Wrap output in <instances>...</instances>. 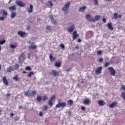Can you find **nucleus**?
Returning <instances> with one entry per match:
<instances>
[{
    "instance_id": "45",
    "label": "nucleus",
    "mask_w": 125,
    "mask_h": 125,
    "mask_svg": "<svg viewBox=\"0 0 125 125\" xmlns=\"http://www.w3.org/2000/svg\"><path fill=\"white\" fill-rule=\"evenodd\" d=\"M94 3L95 5H98V0H94Z\"/></svg>"
},
{
    "instance_id": "61",
    "label": "nucleus",
    "mask_w": 125,
    "mask_h": 125,
    "mask_svg": "<svg viewBox=\"0 0 125 125\" xmlns=\"http://www.w3.org/2000/svg\"><path fill=\"white\" fill-rule=\"evenodd\" d=\"M22 73L23 74H27V72L26 71H23Z\"/></svg>"
},
{
    "instance_id": "57",
    "label": "nucleus",
    "mask_w": 125,
    "mask_h": 125,
    "mask_svg": "<svg viewBox=\"0 0 125 125\" xmlns=\"http://www.w3.org/2000/svg\"><path fill=\"white\" fill-rule=\"evenodd\" d=\"M10 116H11V117H13V116H14V114H13V113H11L10 114Z\"/></svg>"
},
{
    "instance_id": "33",
    "label": "nucleus",
    "mask_w": 125,
    "mask_h": 125,
    "mask_svg": "<svg viewBox=\"0 0 125 125\" xmlns=\"http://www.w3.org/2000/svg\"><path fill=\"white\" fill-rule=\"evenodd\" d=\"M18 44H17V43H16L15 45L12 44H11L10 45V47L11 48H16L17 46H18Z\"/></svg>"
},
{
    "instance_id": "60",
    "label": "nucleus",
    "mask_w": 125,
    "mask_h": 125,
    "mask_svg": "<svg viewBox=\"0 0 125 125\" xmlns=\"http://www.w3.org/2000/svg\"><path fill=\"white\" fill-rule=\"evenodd\" d=\"M75 48H76V49H79V46H76Z\"/></svg>"
},
{
    "instance_id": "47",
    "label": "nucleus",
    "mask_w": 125,
    "mask_h": 125,
    "mask_svg": "<svg viewBox=\"0 0 125 125\" xmlns=\"http://www.w3.org/2000/svg\"><path fill=\"white\" fill-rule=\"evenodd\" d=\"M5 43V40L0 41V44H4Z\"/></svg>"
},
{
    "instance_id": "40",
    "label": "nucleus",
    "mask_w": 125,
    "mask_h": 125,
    "mask_svg": "<svg viewBox=\"0 0 125 125\" xmlns=\"http://www.w3.org/2000/svg\"><path fill=\"white\" fill-rule=\"evenodd\" d=\"M48 3H50V4L48 5V7H50V8L53 6V4L52 3V2H51V1H48Z\"/></svg>"
},
{
    "instance_id": "12",
    "label": "nucleus",
    "mask_w": 125,
    "mask_h": 125,
    "mask_svg": "<svg viewBox=\"0 0 125 125\" xmlns=\"http://www.w3.org/2000/svg\"><path fill=\"white\" fill-rule=\"evenodd\" d=\"M18 35H20V36L21 37V38H23L24 37H26L27 36V34L26 33L22 32L21 31H20L18 32Z\"/></svg>"
},
{
    "instance_id": "39",
    "label": "nucleus",
    "mask_w": 125,
    "mask_h": 125,
    "mask_svg": "<svg viewBox=\"0 0 125 125\" xmlns=\"http://www.w3.org/2000/svg\"><path fill=\"white\" fill-rule=\"evenodd\" d=\"M13 79L16 81V82H17V81H19V79L18 78L17 75H15V77H13Z\"/></svg>"
},
{
    "instance_id": "13",
    "label": "nucleus",
    "mask_w": 125,
    "mask_h": 125,
    "mask_svg": "<svg viewBox=\"0 0 125 125\" xmlns=\"http://www.w3.org/2000/svg\"><path fill=\"white\" fill-rule=\"evenodd\" d=\"M74 30H75V25H72L69 28H68L67 31L69 33H72L74 31Z\"/></svg>"
},
{
    "instance_id": "4",
    "label": "nucleus",
    "mask_w": 125,
    "mask_h": 125,
    "mask_svg": "<svg viewBox=\"0 0 125 125\" xmlns=\"http://www.w3.org/2000/svg\"><path fill=\"white\" fill-rule=\"evenodd\" d=\"M86 19L89 22H95V19L91 18V16L89 14L86 15Z\"/></svg>"
},
{
    "instance_id": "28",
    "label": "nucleus",
    "mask_w": 125,
    "mask_h": 125,
    "mask_svg": "<svg viewBox=\"0 0 125 125\" xmlns=\"http://www.w3.org/2000/svg\"><path fill=\"white\" fill-rule=\"evenodd\" d=\"M29 48H30V49H36L37 48V45L36 44L30 45Z\"/></svg>"
},
{
    "instance_id": "31",
    "label": "nucleus",
    "mask_w": 125,
    "mask_h": 125,
    "mask_svg": "<svg viewBox=\"0 0 125 125\" xmlns=\"http://www.w3.org/2000/svg\"><path fill=\"white\" fill-rule=\"evenodd\" d=\"M95 21H99L100 20V19L101 18V17L99 15H96L95 16Z\"/></svg>"
},
{
    "instance_id": "46",
    "label": "nucleus",
    "mask_w": 125,
    "mask_h": 125,
    "mask_svg": "<svg viewBox=\"0 0 125 125\" xmlns=\"http://www.w3.org/2000/svg\"><path fill=\"white\" fill-rule=\"evenodd\" d=\"M97 54H98V55H101V54H102V51H101V50L98 51Z\"/></svg>"
},
{
    "instance_id": "44",
    "label": "nucleus",
    "mask_w": 125,
    "mask_h": 125,
    "mask_svg": "<svg viewBox=\"0 0 125 125\" xmlns=\"http://www.w3.org/2000/svg\"><path fill=\"white\" fill-rule=\"evenodd\" d=\"M121 97H122V98L123 99H124V100H125V93L123 92L121 94Z\"/></svg>"
},
{
    "instance_id": "36",
    "label": "nucleus",
    "mask_w": 125,
    "mask_h": 125,
    "mask_svg": "<svg viewBox=\"0 0 125 125\" xmlns=\"http://www.w3.org/2000/svg\"><path fill=\"white\" fill-rule=\"evenodd\" d=\"M48 109V106L47 105H44L42 108L43 111H47Z\"/></svg>"
},
{
    "instance_id": "58",
    "label": "nucleus",
    "mask_w": 125,
    "mask_h": 125,
    "mask_svg": "<svg viewBox=\"0 0 125 125\" xmlns=\"http://www.w3.org/2000/svg\"><path fill=\"white\" fill-rule=\"evenodd\" d=\"M22 106L21 105H20L19 106V109H22Z\"/></svg>"
},
{
    "instance_id": "23",
    "label": "nucleus",
    "mask_w": 125,
    "mask_h": 125,
    "mask_svg": "<svg viewBox=\"0 0 125 125\" xmlns=\"http://www.w3.org/2000/svg\"><path fill=\"white\" fill-rule=\"evenodd\" d=\"M67 104L68 106H73L74 104V102L72 100H69L67 101Z\"/></svg>"
},
{
    "instance_id": "62",
    "label": "nucleus",
    "mask_w": 125,
    "mask_h": 125,
    "mask_svg": "<svg viewBox=\"0 0 125 125\" xmlns=\"http://www.w3.org/2000/svg\"><path fill=\"white\" fill-rule=\"evenodd\" d=\"M7 96H10V94H9V93H8V94H7Z\"/></svg>"
},
{
    "instance_id": "21",
    "label": "nucleus",
    "mask_w": 125,
    "mask_h": 125,
    "mask_svg": "<svg viewBox=\"0 0 125 125\" xmlns=\"http://www.w3.org/2000/svg\"><path fill=\"white\" fill-rule=\"evenodd\" d=\"M34 8V6L32 4H30V7L28 9V12L29 13H32L33 12V8Z\"/></svg>"
},
{
    "instance_id": "56",
    "label": "nucleus",
    "mask_w": 125,
    "mask_h": 125,
    "mask_svg": "<svg viewBox=\"0 0 125 125\" xmlns=\"http://www.w3.org/2000/svg\"><path fill=\"white\" fill-rule=\"evenodd\" d=\"M103 22H104V23H106V20L105 19H103Z\"/></svg>"
},
{
    "instance_id": "34",
    "label": "nucleus",
    "mask_w": 125,
    "mask_h": 125,
    "mask_svg": "<svg viewBox=\"0 0 125 125\" xmlns=\"http://www.w3.org/2000/svg\"><path fill=\"white\" fill-rule=\"evenodd\" d=\"M110 64H111V62H106L104 63V67H108V66L110 65Z\"/></svg>"
},
{
    "instance_id": "26",
    "label": "nucleus",
    "mask_w": 125,
    "mask_h": 125,
    "mask_svg": "<svg viewBox=\"0 0 125 125\" xmlns=\"http://www.w3.org/2000/svg\"><path fill=\"white\" fill-rule=\"evenodd\" d=\"M85 9H86V6H83V7H81L79 8V11L80 12H83V11H84Z\"/></svg>"
},
{
    "instance_id": "42",
    "label": "nucleus",
    "mask_w": 125,
    "mask_h": 125,
    "mask_svg": "<svg viewBox=\"0 0 125 125\" xmlns=\"http://www.w3.org/2000/svg\"><path fill=\"white\" fill-rule=\"evenodd\" d=\"M25 70H27V71H31L32 70V68H31V67L30 66H27L25 68Z\"/></svg>"
},
{
    "instance_id": "30",
    "label": "nucleus",
    "mask_w": 125,
    "mask_h": 125,
    "mask_svg": "<svg viewBox=\"0 0 125 125\" xmlns=\"http://www.w3.org/2000/svg\"><path fill=\"white\" fill-rule=\"evenodd\" d=\"M46 29L47 31H52V26H50V25H47L46 27Z\"/></svg>"
},
{
    "instance_id": "27",
    "label": "nucleus",
    "mask_w": 125,
    "mask_h": 125,
    "mask_svg": "<svg viewBox=\"0 0 125 125\" xmlns=\"http://www.w3.org/2000/svg\"><path fill=\"white\" fill-rule=\"evenodd\" d=\"M61 65H62V63L60 62H56L55 64V66L57 67V68H60V67H61Z\"/></svg>"
},
{
    "instance_id": "8",
    "label": "nucleus",
    "mask_w": 125,
    "mask_h": 125,
    "mask_svg": "<svg viewBox=\"0 0 125 125\" xmlns=\"http://www.w3.org/2000/svg\"><path fill=\"white\" fill-rule=\"evenodd\" d=\"M72 36L73 40H76L77 38H79V34H78V32H77V31H73Z\"/></svg>"
},
{
    "instance_id": "48",
    "label": "nucleus",
    "mask_w": 125,
    "mask_h": 125,
    "mask_svg": "<svg viewBox=\"0 0 125 125\" xmlns=\"http://www.w3.org/2000/svg\"><path fill=\"white\" fill-rule=\"evenodd\" d=\"M19 120H20V118L18 116H17L15 118V121L16 122H17V121H19Z\"/></svg>"
},
{
    "instance_id": "11",
    "label": "nucleus",
    "mask_w": 125,
    "mask_h": 125,
    "mask_svg": "<svg viewBox=\"0 0 125 125\" xmlns=\"http://www.w3.org/2000/svg\"><path fill=\"white\" fill-rule=\"evenodd\" d=\"M25 58V55L24 53H21L19 58V62H22V61H24V58Z\"/></svg>"
},
{
    "instance_id": "55",
    "label": "nucleus",
    "mask_w": 125,
    "mask_h": 125,
    "mask_svg": "<svg viewBox=\"0 0 125 125\" xmlns=\"http://www.w3.org/2000/svg\"><path fill=\"white\" fill-rule=\"evenodd\" d=\"M39 116H40V117H42V112L40 111L39 112Z\"/></svg>"
},
{
    "instance_id": "6",
    "label": "nucleus",
    "mask_w": 125,
    "mask_h": 125,
    "mask_svg": "<svg viewBox=\"0 0 125 125\" xmlns=\"http://www.w3.org/2000/svg\"><path fill=\"white\" fill-rule=\"evenodd\" d=\"M108 70L110 71V74L114 76L116 75V70L112 67H108Z\"/></svg>"
},
{
    "instance_id": "54",
    "label": "nucleus",
    "mask_w": 125,
    "mask_h": 125,
    "mask_svg": "<svg viewBox=\"0 0 125 125\" xmlns=\"http://www.w3.org/2000/svg\"><path fill=\"white\" fill-rule=\"evenodd\" d=\"M99 62H103V58H99Z\"/></svg>"
},
{
    "instance_id": "50",
    "label": "nucleus",
    "mask_w": 125,
    "mask_h": 125,
    "mask_svg": "<svg viewBox=\"0 0 125 125\" xmlns=\"http://www.w3.org/2000/svg\"><path fill=\"white\" fill-rule=\"evenodd\" d=\"M121 89L122 90H125V85H121Z\"/></svg>"
},
{
    "instance_id": "1",
    "label": "nucleus",
    "mask_w": 125,
    "mask_h": 125,
    "mask_svg": "<svg viewBox=\"0 0 125 125\" xmlns=\"http://www.w3.org/2000/svg\"><path fill=\"white\" fill-rule=\"evenodd\" d=\"M37 94V91L35 90H28L24 92V95L27 97H33Z\"/></svg>"
},
{
    "instance_id": "18",
    "label": "nucleus",
    "mask_w": 125,
    "mask_h": 125,
    "mask_svg": "<svg viewBox=\"0 0 125 125\" xmlns=\"http://www.w3.org/2000/svg\"><path fill=\"white\" fill-rule=\"evenodd\" d=\"M107 27L109 30H110L111 31H113V30H114V27L112 26V22L107 23Z\"/></svg>"
},
{
    "instance_id": "24",
    "label": "nucleus",
    "mask_w": 125,
    "mask_h": 125,
    "mask_svg": "<svg viewBox=\"0 0 125 125\" xmlns=\"http://www.w3.org/2000/svg\"><path fill=\"white\" fill-rule=\"evenodd\" d=\"M49 59H50V60L51 61V62H54V61L56 60V58L52 57V54H50Z\"/></svg>"
},
{
    "instance_id": "7",
    "label": "nucleus",
    "mask_w": 125,
    "mask_h": 125,
    "mask_svg": "<svg viewBox=\"0 0 125 125\" xmlns=\"http://www.w3.org/2000/svg\"><path fill=\"white\" fill-rule=\"evenodd\" d=\"M16 3L18 6H20V7H24L25 6V3L21 0L16 1Z\"/></svg>"
},
{
    "instance_id": "38",
    "label": "nucleus",
    "mask_w": 125,
    "mask_h": 125,
    "mask_svg": "<svg viewBox=\"0 0 125 125\" xmlns=\"http://www.w3.org/2000/svg\"><path fill=\"white\" fill-rule=\"evenodd\" d=\"M48 99V97L46 96H43L42 98V101H45L46 100H47Z\"/></svg>"
},
{
    "instance_id": "25",
    "label": "nucleus",
    "mask_w": 125,
    "mask_h": 125,
    "mask_svg": "<svg viewBox=\"0 0 125 125\" xmlns=\"http://www.w3.org/2000/svg\"><path fill=\"white\" fill-rule=\"evenodd\" d=\"M9 10H11V11L16 10V5H14L13 6H10L9 7Z\"/></svg>"
},
{
    "instance_id": "63",
    "label": "nucleus",
    "mask_w": 125,
    "mask_h": 125,
    "mask_svg": "<svg viewBox=\"0 0 125 125\" xmlns=\"http://www.w3.org/2000/svg\"><path fill=\"white\" fill-rule=\"evenodd\" d=\"M11 1H12V0H10L9 2H8V4L10 3L11 2Z\"/></svg>"
},
{
    "instance_id": "3",
    "label": "nucleus",
    "mask_w": 125,
    "mask_h": 125,
    "mask_svg": "<svg viewBox=\"0 0 125 125\" xmlns=\"http://www.w3.org/2000/svg\"><path fill=\"white\" fill-rule=\"evenodd\" d=\"M71 5V3L70 2H66L64 6L62 8V11H67L68 9H69V7H70V5Z\"/></svg>"
},
{
    "instance_id": "49",
    "label": "nucleus",
    "mask_w": 125,
    "mask_h": 125,
    "mask_svg": "<svg viewBox=\"0 0 125 125\" xmlns=\"http://www.w3.org/2000/svg\"><path fill=\"white\" fill-rule=\"evenodd\" d=\"M60 46L62 49H64V48H65V45H64V44H61Z\"/></svg>"
},
{
    "instance_id": "14",
    "label": "nucleus",
    "mask_w": 125,
    "mask_h": 125,
    "mask_svg": "<svg viewBox=\"0 0 125 125\" xmlns=\"http://www.w3.org/2000/svg\"><path fill=\"white\" fill-rule=\"evenodd\" d=\"M117 105H118V102H114L111 104L109 105V106L110 108H111V109H113L114 107H116Z\"/></svg>"
},
{
    "instance_id": "32",
    "label": "nucleus",
    "mask_w": 125,
    "mask_h": 125,
    "mask_svg": "<svg viewBox=\"0 0 125 125\" xmlns=\"http://www.w3.org/2000/svg\"><path fill=\"white\" fill-rule=\"evenodd\" d=\"M16 12H12L11 15V18L13 19L16 16Z\"/></svg>"
},
{
    "instance_id": "17",
    "label": "nucleus",
    "mask_w": 125,
    "mask_h": 125,
    "mask_svg": "<svg viewBox=\"0 0 125 125\" xmlns=\"http://www.w3.org/2000/svg\"><path fill=\"white\" fill-rule=\"evenodd\" d=\"M0 14H2L3 16H7V12L5 11V9H1L0 11Z\"/></svg>"
},
{
    "instance_id": "53",
    "label": "nucleus",
    "mask_w": 125,
    "mask_h": 125,
    "mask_svg": "<svg viewBox=\"0 0 125 125\" xmlns=\"http://www.w3.org/2000/svg\"><path fill=\"white\" fill-rule=\"evenodd\" d=\"M0 21H3V20H4V17H0Z\"/></svg>"
},
{
    "instance_id": "52",
    "label": "nucleus",
    "mask_w": 125,
    "mask_h": 125,
    "mask_svg": "<svg viewBox=\"0 0 125 125\" xmlns=\"http://www.w3.org/2000/svg\"><path fill=\"white\" fill-rule=\"evenodd\" d=\"M81 109L82 110H83V111H85V108L84 106H82L81 107Z\"/></svg>"
},
{
    "instance_id": "10",
    "label": "nucleus",
    "mask_w": 125,
    "mask_h": 125,
    "mask_svg": "<svg viewBox=\"0 0 125 125\" xmlns=\"http://www.w3.org/2000/svg\"><path fill=\"white\" fill-rule=\"evenodd\" d=\"M118 18H122V15H118V13H115L113 14V19H118Z\"/></svg>"
},
{
    "instance_id": "22",
    "label": "nucleus",
    "mask_w": 125,
    "mask_h": 125,
    "mask_svg": "<svg viewBox=\"0 0 125 125\" xmlns=\"http://www.w3.org/2000/svg\"><path fill=\"white\" fill-rule=\"evenodd\" d=\"M98 104L99 106H104V105H105V102L104 101L100 100L98 101Z\"/></svg>"
},
{
    "instance_id": "5",
    "label": "nucleus",
    "mask_w": 125,
    "mask_h": 125,
    "mask_svg": "<svg viewBox=\"0 0 125 125\" xmlns=\"http://www.w3.org/2000/svg\"><path fill=\"white\" fill-rule=\"evenodd\" d=\"M49 75H52L53 77H58V76H59V71L56 70H52V72L49 73Z\"/></svg>"
},
{
    "instance_id": "37",
    "label": "nucleus",
    "mask_w": 125,
    "mask_h": 125,
    "mask_svg": "<svg viewBox=\"0 0 125 125\" xmlns=\"http://www.w3.org/2000/svg\"><path fill=\"white\" fill-rule=\"evenodd\" d=\"M55 99V95H53L50 99V101H53Z\"/></svg>"
},
{
    "instance_id": "59",
    "label": "nucleus",
    "mask_w": 125,
    "mask_h": 125,
    "mask_svg": "<svg viewBox=\"0 0 125 125\" xmlns=\"http://www.w3.org/2000/svg\"><path fill=\"white\" fill-rule=\"evenodd\" d=\"M82 42V40L81 39H78V42Z\"/></svg>"
},
{
    "instance_id": "2",
    "label": "nucleus",
    "mask_w": 125,
    "mask_h": 125,
    "mask_svg": "<svg viewBox=\"0 0 125 125\" xmlns=\"http://www.w3.org/2000/svg\"><path fill=\"white\" fill-rule=\"evenodd\" d=\"M58 102L59 103L56 105V108H60V107H62V108H65V106H66V103H60V101H59Z\"/></svg>"
},
{
    "instance_id": "51",
    "label": "nucleus",
    "mask_w": 125,
    "mask_h": 125,
    "mask_svg": "<svg viewBox=\"0 0 125 125\" xmlns=\"http://www.w3.org/2000/svg\"><path fill=\"white\" fill-rule=\"evenodd\" d=\"M26 30H27L28 31H30V30H31V26L30 25H28L26 27Z\"/></svg>"
},
{
    "instance_id": "19",
    "label": "nucleus",
    "mask_w": 125,
    "mask_h": 125,
    "mask_svg": "<svg viewBox=\"0 0 125 125\" xmlns=\"http://www.w3.org/2000/svg\"><path fill=\"white\" fill-rule=\"evenodd\" d=\"M102 71V67L100 66L95 70L96 74H101Z\"/></svg>"
},
{
    "instance_id": "20",
    "label": "nucleus",
    "mask_w": 125,
    "mask_h": 125,
    "mask_svg": "<svg viewBox=\"0 0 125 125\" xmlns=\"http://www.w3.org/2000/svg\"><path fill=\"white\" fill-rule=\"evenodd\" d=\"M13 71H14V68H13V66H10L7 68V72H8V73H11V72Z\"/></svg>"
},
{
    "instance_id": "41",
    "label": "nucleus",
    "mask_w": 125,
    "mask_h": 125,
    "mask_svg": "<svg viewBox=\"0 0 125 125\" xmlns=\"http://www.w3.org/2000/svg\"><path fill=\"white\" fill-rule=\"evenodd\" d=\"M32 75H34V72H30L29 74L27 75V77L29 78H31L32 77Z\"/></svg>"
},
{
    "instance_id": "29",
    "label": "nucleus",
    "mask_w": 125,
    "mask_h": 125,
    "mask_svg": "<svg viewBox=\"0 0 125 125\" xmlns=\"http://www.w3.org/2000/svg\"><path fill=\"white\" fill-rule=\"evenodd\" d=\"M42 99V96H38L36 98V100L38 101V102H41Z\"/></svg>"
},
{
    "instance_id": "15",
    "label": "nucleus",
    "mask_w": 125,
    "mask_h": 125,
    "mask_svg": "<svg viewBox=\"0 0 125 125\" xmlns=\"http://www.w3.org/2000/svg\"><path fill=\"white\" fill-rule=\"evenodd\" d=\"M49 18L54 25H57V21H56L54 20V18H53V16L52 15L50 16Z\"/></svg>"
},
{
    "instance_id": "64",
    "label": "nucleus",
    "mask_w": 125,
    "mask_h": 125,
    "mask_svg": "<svg viewBox=\"0 0 125 125\" xmlns=\"http://www.w3.org/2000/svg\"><path fill=\"white\" fill-rule=\"evenodd\" d=\"M69 71H70V69H66V72H69Z\"/></svg>"
},
{
    "instance_id": "16",
    "label": "nucleus",
    "mask_w": 125,
    "mask_h": 125,
    "mask_svg": "<svg viewBox=\"0 0 125 125\" xmlns=\"http://www.w3.org/2000/svg\"><path fill=\"white\" fill-rule=\"evenodd\" d=\"M2 81L5 85H8V81L6 80V77L5 76L3 77Z\"/></svg>"
},
{
    "instance_id": "9",
    "label": "nucleus",
    "mask_w": 125,
    "mask_h": 125,
    "mask_svg": "<svg viewBox=\"0 0 125 125\" xmlns=\"http://www.w3.org/2000/svg\"><path fill=\"white\" fill-rule=\"evenodd\" d=\"M83 103L85 105H88V104H90V103H91V102L90 101V99H84Z\"/></svg>"
},
{
    "instance_id": "35",
    "label": "nucleus",
    "mask_w": 125,
    "mask_h": 125,
    "mask_svg": "<svg viewBox=\"0 0 125 125\" xmlns=\"http://www.w3.org/2000/svg\"><path fill=\"white\" fill-rule=\"evenodd\" d=\"M48 104L49 106H50V107H52L53 105V103H52V101L49 100L48 102Z\"/></svg>"
},
{
    "instance_id": "43",
    "label": "nucleus",
    "mask_w": 125,
    "mask_h": 125,
    "mask_svg": "<svg viewBox=\"0 0 125 125\" xmlns=\"http://www.w3.org/2000/svg\"><path fill=\"white\" fill-rule=\"evenodd\" d=\"M19 64H16L15 65V70H17V69H19Z\"/></svg>"
}]
</instances>
